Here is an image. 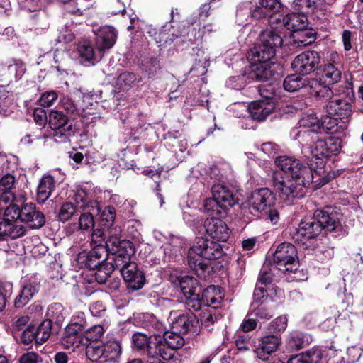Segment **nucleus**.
Returning <instances> with one entry per match:
<instances>
[{
	"label": "nucleus",
	"instance_id": "nucleus-1",
	"mask_svg": "<svg viewBox=\"0 0 363 363\" xmlns=\"http://www.w3.org/2000/svg\"><path fill=\"white\" fill-rule=\"evenodd\" d=\"M339 222L335 214H329L323 210H316L313 217L308 221L301 222L293 238L295 242L302 245L306 249L315 248L318 244L316 238L323 230L332 232L338 225Z\"/></svg>",
	"mask_w": 363,
	"mask_h": 363
},
{
	"label": "nucleus",
	"instance_id": "nucleus-2",
	"mask_svg": "<svg viewBox=\"0 0 363 363\" xmlns=\"http://www.w3.org/2000/svg\"><path fill=\"white\" fill-rule=\"evenodd\" d=\"M223 249L218 242L199 238L189 250L188 264L198 276H202L206 269L203 259L212 260L223 255Z\"/></svg>",
	"mask_w": 363,
	"mask_h": 363
},
{
	"label": "nucleus",
	"instance_id": "nucleus-3",
	"mask_svg": "<svg viewBox=\"0 0 363 363\" xmlns=\"http://www.w3.org/2000/svg\"><path fill=\"white\" fill-rule=\"evenodd\" d=\"M272 182L274 191L287 205H291L296 199L302 198L305 194V187L311 184L303 182V179H291L288 176H284L280 172L273 174Z\"/></svg>",
	"mask_w": 363,
	"mask_h": 363
},
{
	"label": "nucleus",
	"instance_id": "nucleus-4",
	"mask_svg": "<svg viewBox=\"0 0 363 363\" xmlns=\"http://www.w3.org/2000/svg\"><path fill=\"white\" fill-rule=\"evenodd\" d=\"M275 163L291 179H303L305 183H312L313 182V174L311 168L303 165L296 158L280 156L276 159Z\"/></svg>",
	"mask_w": 363,
	"mask_h": 363
},
{
	"label": "nucleus",
	"instance_id": "nucleus-5",
	"mask_svg": "<svg viewBox=\"0 0 363 363\" xmlns=\"http://www.w3.org/2000/svg\"><path fill=\"white\" fill-rule=\"evenodd\" d=\"M273 262L279 271L284 273L294 272L298 266L295 246L289 242L279 245L273 255Z\"/></svg>",
	"mask_w": 363,
	"mask_h": 363
},
{
	"label": "nucleus",
	"instance_id": "nucleus-6",
	"mask_svg": "<svg viewBox=\"0 0 363 363\" xmlns=\"http://www.w3.org/2000/svg\"><path fill=\"white\" fill-rule=\"evenodd\" d=\"M48 124L54 131L53 137L58 143H65L74 135L76 129L62 111H51L49 114Z\"/></svg>",
	"mask_w": 363,
	"mask_h": 363
},
{
	"label": "nucleus",
	"instance_id": "nucleus-7",
	"mask_svg": "<svg viewBox=\"0 0 363 363\" xmlns=\"http://www.w3.org/2000/svg\"><path fill=\"white\" fill-rule=\"evenodd\" d=\"M260 44L250 50L253 55L260 56L264 60H271L274 57L277 48H281L282 38L272 30H265L260 34Z\"/></svg>",
	"mask_w": 363,
	"mask_h": 363
},
{
	"label": "nucleus",
	"instance_id": "nucleus-8",
	"mask_svg": "<svg viewBox=\"0 0 363 363\" xmlns=\"http://www.w3.org/2000/svg\"><path fill=\"white\" fill-rule=\"evenodd\" d=\"M247 59L252 64L249 72V78L264 82L269 80L274 75L275 72L272 69L274 64L270 62V60H264L260 56L258 57V55H253L250 52L247 54Z\"/></svg>",
	"mask_w": 363,
	"mask_h": 363
},
{
	"label": "nucleus",
	"instance_id": "nucleus-9",
	"mask_svg": "<svg viewBox=\"0 0 363 363\" xmlns=\"http://www.w3.org/2000/svg\"><path fill=\"white\" fill-rule=\"evenodd\" d=\"M275 203V196L267 188L254 191L248 199L249 208L256 213L267 212Z\"/></svg>",
	"mask_w": 363,
	"mask_h": 363
},
{
	"label": "nucleus",
	"instance_id": "nucleus-10",
	"mask_svg": "<svg viewBox=\"0 0 363 363\" xmlns=\"http://www.w3.org/2000/svg\"><path fill=\"white\" fill-rule=\"evenodd\" d=\"M320 63V56L316 51H306L298 55L291 63L294 71L298 74H308L313 72Z\"/></svg>",
	"mask_w": 363,
	"mask_h": 363
},
{
	"label": "nucleus",
	"instance_id": "nucleus-11",
	"mask_svg": "<svg viewBox=\"0 0 363 363\" xmlns=\"http://www.w3.org/2000/svg\"><path fill=\"white\" fill-rule=\"evenodd\" d=\"M121 272L124 281L128 284V288L133 291L140 289L145 284V276L143 272L138 269V265L134 262H129L121 264V267H116Z\"/></svg>",
	"mask_w": 363,
	"mask_h": 363
},
{
	"label": "nucleus",
	"instance_id": "nucleus-12",
	"mask_svg": "<svg viewBox=\"0 0 363 363\" xmlns=\"http://www.w3.org/2000/svg\"><path fill=\"white\" fill-rule=\"evenodd\" d=\"M20 220L28 223L32 229H38L45 223V218L43 213L36 211L35 205L27 203L20 208Z\"/></svg>",
	"mask_w": 363,
	"mask_h": 363
},
{
	"label": "nucleus",
	"instance_id": "nucleus-13",
	"mask_svg": "<svg viewBox=\"0 0 363 363\" xmlns=\"http://www.w3.org/2000/svg\"><path fill=\"white\" fill-rule=\"evenodd\" d=\"M204 226L206 233L218 242H225L230 236V229L226 223L219 218H207Z\"/></svg>",
	"mask_w": 363,
	"mask_h": 363
},
{
	"label": "nucleus",
	"instance_id": "nucleus-14",
	"mask_svg": "<svg viewBox=\"0 0 363 363\" xmlns=\"http://www.w3.org/2000/svg\"><path fill=\"white\" fill-rule=\"evenodd\" d=\"M281 342V339L279 335L264 336L259 340L255 352L259 359L267 361L269 356L278 349Z\"/></svg>",
	"mask_w": 363,
	"mask_h": 363
},
{
	"label": "nucleus",
	"instance_id": "nucleus-15",
	"mask_svg": "<svg viewBox=\"0 0 363 363\" xmlns=\"http://www.w3.org/2000/svg\"><path fill=\"white\" fill-rule=\"evenodd\" d=\"M169 319L172 330L182 334H186L190 330L196 322V316L191 312L172 311Z\"/></svg>",
	"mask_w": 363,
	"mask_h": 363
},
{
	"label": "nucleus",
	"instance_id": "nucleus-16",
	"mask_svg": "<svg viewBox=\"0 0 363 363\" xmlns=\"http://www.w3.org/2000/svg\"><path fill=\"white\" fill-rule=\"evenodd\" d=\"M96 45L99 51L110 49L116 43L117 33L116 29L110 26H104L95 31Z\"/></svg>",
	"mask_w": 363,
	"mask_h": 363
},
{
	"label": "nucleus",
	"instance_id": "nucleus-17",
	"mask_svg": "<svg viewBox=\"0 0 363 363\" xmlns=\"http://www.w3.org/2000/svg\"><path fill=\"white\" fill-rule=\"evenodd\" d=\"M325 111L327 114L340 119H347L352 113L350 104L340 99H329L325 105Z\"/></svg>",
	"mask_w": 363,
	"mask_h": 363
},
{
	"label": "nucleus",
	"instance_id": "nucleus-18",
	"mask_svg": "<svg viewBox=\"0 0 363 363\" xmlns=\"http://www.w3.org/2000/svg\"><path fill=\"white\" fill-rule=\"evenodd\" d=\"M107 256V249L103 245L99 244L86 255L85 265L89 269H96L106 264L104 262Z\"/></svg>",
	"mask_w": 363,
	"mask_h": 363
},
{
	"label": "nucleus",
	"instance_id": "nucleus-19",
	"mask_svg": "<svg viewBox=\"0 0 363 363\" xmlns=\"http://www.w3.org/2000/svg\"><path fill=\"white\" fill-rule=\"evenodd\" d=\"M251 117L256 121H264L274 109L273 101H256L252 102L248 107Z\"/></svg>",
	"mask_w": 363,
	"mask_h": 363
},
{
	"label": "nucleus",
	"instance_id": "nucleus-20",
	"mask_svg": "<svg viewBox=\"0 0 363 363\" xmlns=\"http://www.w3.org/2000/svg\"><path fill=\"white\" fill-rule=\"evenodd\" d=\"M307 89L310 95L316 99L328 101L333 96L332 89L318 79H309Z\"/></svg>",
	"mask_w": 363,
	"mask_h": 363
},
{
	"label": "nucleus",
	"instance_id": "nucleus-21",
	"mask_svg": "<svg viewBox=\"0 0 363 363\" xmlns=\"http://www.w3.org/2000/svg\"><path fill=\"white\" fill-rule=\"evenodd\" d=\"M212 194L214 199H216L225 210L232 207L236 203L233 193L225 186L214 185L212 187Z\"/></svg>",
	"mask_w": 363,
	"mask_h": 363
},
{
	"label": "nucleus",
	"instance_id": "nucleus-22",
	"mask_svg": "<svg viewBox=\"0 0 363 363\" xmlns=\"http://www.w3.org/2000/svg\"><path fill=\"white\" fill-rule=\"evenodd\" d=\"M121 247H117L116 251H113L111 253L115 255L114 258V266L121 267V264L125 263H129L131 262V257L135 253V247L133 243L127 240L123 239Z\"/></svg>",
	"mask_w": 363,
	"mask_h": 363
},
{
	"label": "nucleus",
	"instance_id": "nucleus-23",
	"mask_svg": "<svg viewBox=\"0 0 363 363\" xmlns=\"http://www.w3.org/2000/svg\"><path fill=\"white\" fill-rule=\"evenodd\" d=\"M282 25L292 33L307 28V17L301 13H291L282 18Z\"/></svg>",
	"mask_w": 363,
	"mask_h": 363
},
{
	"label": "nucleus",
	"instance_id": "nucleus-24",
	"mask_svg": "<svg viewBox=\"0 0 363 363\" xmlns=\"http://www.w3.org/2000/svg\"><path fill=\"white\" fill-rule=\"evenodd\" d=\"M54 178L50 175L44 176L40 179L37 189V201L39 203H43L47 201L55 189Z\"/></svg>",
	"mask_w": 363,
	"mask_h": 363
},
{
	"label": "nucleus",
	"instance_id": "nucleus-25",
	"mask_svg": "<svg viewBox=\"0 0 363 363\" xmlns=\"http://www.w3.org/2000/svg\"><path fill=\"white\" fill-rule=\"evenodd\" d=\"M315 40V33L307 28L294 31L291 35V44L294 47H305Z\"/></svg>",
	"mask_w": 363,
	"mask_h": 363
},
{
	"label": "nucleus",
	"instance_id": "nucleus-26",
	"mask_svg": "<svg viewBox=\"0 0 363 363\" xmlns=\"http://www.w3.org/2000/svg\"><path fill=\"white\" fill-rule=\"evenodd\" d=\"M79 333L80 331L77 330L72 326H67L61 340L63 347L72 350L79 347L83 341L82 337L79 335Z\"/></svg>",
	"mask_w": 363,
	"mask_h": 363
},
{
	"label": "nucleus",
	"instance_id": "nucleus-27",
	"mask_svg": "<svg viewBox=\"0 0 363 363\" xmlns=\"http://www.w3.org/2000/svg\"><path fill=\"white\" fill-rule=\"evenodd\" d=\"M37 291L38 289L35 285L32 284H27L24 285L14 300L15 308H23L33 298Z\"/></svg>",
	"mask_w": 363,
	"mask_h": 363
},
{
	"label": "nucleus",
	"instance_id": "nucleus-28",
	"mask_svg": "<svg viewBox=\"0 0 363 363\" xmlns=\"http://www.w3.org/2000/svg\"><path fill=\"white\" fill-rule=\"evenodd\" d=\"M308 79L300 77L298 74L296 73L286 77L283 85L287 91L294 92L302 88H307Z\"/></svg>",
	"mask_w": 363,
	"mask_h": 363
},
{
	"label": "nucleus",
	"instance_id": "nucleus-29",
	"mask_svg": "<svg viewBox=\"0 0 363 363\" xmlns=\"http://www.w3.org/2000/svg\"><path fill=\"white\" fill-rule=\"evenodd\" d=\"M321 357L319 350H311L289 358L287 363H318Z\"/></svg>",
	"mask_w": 363,
	"mask_h": 363
},
{
	"label": "nucleus",
	"instance_id": "nucleus-30",
	"mask_svg": "<svg viewBox=\"0 0 363 363\" xmlns=\"http://www.w3.org/2000/svg\"><path fill=\"white\" fill-rule=\"evenodd\" d=\"M179 286L185 298L188 295L201 292V287L199 286L197 279L189 276L183 277L179 280Z\"/></svg>",
	"mask_w": 363,
	"mask_h": 363
},
{
	"label": "nucleus",
	"instance_id": "nucleus-31",
	"mask_svg": "<svg viewBox=\"0 0 363 363\" xmlns=\"http://www.w3.org/2000/svg\"><path fill=\"white\" fill-rule=\"evenodd\" d=\"M121 229L118 226H115L112 228L108 229V239L106 242L105 247L107 251L109 250L111 252L116 251L117 247H121L122 240L121 238Z\"/></svg>",
	"mask_w": 363,
	"mask_h": 363
},
{
	"label": "nucleus",
	"instance_id": "nucleus-32",
	"mask_svg": "<svg viewBox=\"0 0 363 363\" xmlns=\"http://www.w3.org/2000/svg\"><path fill=\"white\" fill-rule=\"evenodd\" d=\"M95 208L98 213L100 214L101 222L102 225L106 227L108 229L113 228V223L116 218V211L112 206H106L104 210L101 211V207L97 203H94Z\"/></svg>",
	"mask_w": 363,
	"mask_h": 363
},
{
	"label": "nucleus",
	"instance_id": "nucleus-33",
	"mask_svg": "<svg viewBox=\"0 0 363 363\" xmlns=\"http://www.w3.org/2000/svg\"><path fill=\"white\" fill-rule=\"evenodd\" d=\"M8 75L15 80L21 78L26 71L24 63L21 60L12 59L5 64Z\"/></svg>",
	"mask_w": 363,
	"mask_h": 363
},
{
	"label": "nucleus",
	"instance_id": "nucleus-34",
	"mask_svg": "<svg viewBox=\"0 0 363 363\" xmlns=\"http://www.w3.org/2000/svg\"><path fill=\"white\" fill-rule=\"evenodd\" d=\"M66 313L63 306L60 303L51 304L47 311L46 320H50V322L57 324L61 323L65 319Z\"/></svg>",
	"mask_w": 363,
	"mask_h": 363
},
{
	"label": "nucleus",
	"instance_id": "nucleus-35",
	"mask_svg": "<svg viewBox=\"0 0 363 363\" xmlns=\"http://www.w3.org/2000/svg\"><path fill=\"white\" fill-rule=\"evenodd\" d=\"M182 334V333L172 330L171 331L165 332L162 338L169 347L177 350L183 347L185 342Z\"/></svg>",
	"mask_w": 363,
	"mask_h": 363
},
{
	"label": "nucleus",
	"instance_id": "nucleus-36",
	"mask_svg": "<svg viewBox=\"0 0 363 363\" xmlns=\"http://www.w3.org/2000/svg\"><path fill=\"white\" fill-rule=\"evenodd\" d=\"M311 160L315 159L317 164L323 163V157H328L325 140H318L311 147Z\"/></svg>",
	"mask_w": 363,
	"mask_h": 363
},
{
	"label": "nucleus",
	"instance_id": "nucleus-37",
	"mask_svg": "<svg viewBox=\"0 0 363 363\" xmlns=\"http://www.w3.org/2000/svg\"><path fill=\"white\" fill-rule=\"evenodd\" d=\"M104 358L106 360L113 361L118 358L121 353V347L118 342L115 340L108 341L103 345Z\"/></svg>",
	"mask_w": 363,
	"mask_h": 363
},
{
	"label": "nucleus",
	"instance_id": "nucleus-38",
	"mask_svg": "<svg viewBox=\"0 0 363 363\" xmlns=\"http://www.w3.org/2000/svg\"><path fill=\"white\" fill-rule=\"evenodd\" d=\"M322 77L325 82L329 84H334L340 82L342 77L341 72L333 64H328L323 69Z\"/></svg>",
	"mask_w": 363,
	"mask_h": 363
},
{
	"label": "nucleus",
	"instance_id": "nucleus-39",
	"mask_svg": "<svg viewBox=\"0 0 363 363\" xmlns=\"http://www.w3.org/2000/svg\"><path fill=\"white\" fill-rule=\"evenodd\" d=\"M136 82V77L133 73L124 72L121 74L116 82V86L121 90L130 89Z\"/></svg>",
	"mask_w": 363,
	"mask_h": 363
},
{
	"label": "nucleus",
	"instance_id": "nucleus-40",
	"mask_svg": "<svg viewBox=\"0 0 363 363\" xmlns=\"http://www.w3.org/2000/svg\"><path fill=\"white\" fill-rule=\"evenodd\" d=\"M52 329V323L50 320H45L36 328L35 333L37 335V344H43L50 336Z\"/></svg>",
	"mask_w": 363,
	"mask_h": 363
},
{
	"label": "nucleus",
	"instance_id": "nucleus-41",
	"mask_svg": "<svg viewBox=\"0 0 363 363\" xmlns=\"http://www.w3.org/2000/svg\"><path fill=\"white\" fill-rule=\"evenodd\" d=\"M163 343V338L160 335L150 337V340L145 348L147 355L150 358L159 357V350Z\"/></svg>",
	"mask_w": 363,
	"mask_h": 363
},
{
	"label": "nucleus",
	"instance_id": "nucleus-42",
	"mask_svg": "<svg viewBox=\"0 0 363 363\" xmlns=\"http://www.w3.org/2000/svg\"><path fill=\"white\" fill-rule=\"evenodd\" d=\"M114 264L110 263L98 267L94 274L96 281L99 284H104L114 270Z\"/></svg>",
	"mask_w": 363,
	"mask_h": 363
},
{
	"label": "nucleus",
	"instance_id": "nucleus-43",
	"mask_svg": "<svg viewBox=\"0 0 363 363\" xmlns=\"http://www.w3.org/2000/svg\"><path fill=\"white\" fill-rule=\"evenodd\" d=\"M299 123L301 126L308 128L313 132L318 133L320 131L321 121L315 115L303 116Z\"/></svg>",
	"mask_w": 363,
	"mask_h": 363
},
{
	"label": "nucleus",
	"instance_id": "nucleus-44",
	"mask_svg": "<svg viewBox=\"0 0 363 363\" xmlns=\"http://www.w3.org/2000/svg\"><path fill=\"white\" fill-rule=\"evenodd\" d=\"M6 240L8 238L12 239L18 238L25 234V228L22 225H18L15 222H6L5 225Z\"/></svg>",
	"mask_w": 363,
	"mask_h": 363
},
{
	"label": "nucleus",
	"instance_id": "nucleus-45",
	"mask_svg": "<svg viewBox=\"0 0 363 363\" xmlns=\"http://www.w3.org/2000/svg\"><path fill=\"white\" fill-rule=\"evenodd\" d=\"M303 340L301 334L294 333L289 335L286 347L289 352H294L301 350L303 347Z\"/></svg>",
	"mask_w": 363,
	"mask_h": 363
},
{
	"label": "nucleus",
	"instance_id": "nucleus-46",
	"mask_svg": "<svg viewBox=\"0 0 363 363\" xmlns=\"http://www.w3.org/2000/svg\"><path fill=\"white\" fill-rule=\"evenodd\" d=\"M338 121L335 116L327 115L321 120L320 130L323 129L326 133H335L339 130Z\"/></svg>",
	"mask_w": 363,
	"mask_h": 363
},
{
	"label": "nucleus",
	"instance_id": "nucleus-47",
	"mask_svg": "<svg viewBox=\"0 0 363 363\" xmlns=\"http://www.w3.org/2000/svg\"><path fill=\"white\" fill-rule=\"evenodd\" d=\"M203 207L205 211L211 216H222V213L225 210L222 208L214 197L208 198L204 201Z\"/></svg>",
	"mask_w": 363,
	"mask_h": 363
},
{
	"label": "nucleus",
	"instance_id": "nucleus-48",
	"mask_svg": "<svg viewBox=\"0 0 363 363\" xmlns=\"http://www.w3.org/2000/svg\"><path fill=\"white\" fill-rule=\"evenodd\" d=\"M292 8L303 14L309 13L315 8L314 0H294L291 4Z\"/></svg>",
	"mask_w": 363,
	"mask_h": 363
},
{
	"label": "nucleus",
	"instance_id": "nucleus-49",
	"mask_svg": "<svg viewBox=\"0 0 363 363\" xmlns=\"http://www.w3.org/2000/svg\"><path fill=\"white\" fill-rule=\"evenodd\" d=\"M104 350L102 345H97L96 344H89L86 347V355L87 358L92 361L96 362L100 358H104Z\"/></svg>",
	"mask_w": 363,
	"mask_h": 363
},
{
	"label": "nucleus",
	"instance_id": "nucleus-50",
	"mask_svg": "<svg viewBox=\"0 0 363 363\" xmlns=\"http://www.w3.org/2000/svg\"><path fill=\"white\" fill-rule=\"evenodd\" d=\"M325 143L328 157H330V155H337L340 152L342 147V140L340 138L330 136L325 140Z\"/></svg>",
	"mask_w": 363,
	"mask_h": 363
},
{
	"label": "nucleus",
	"instance_id": "nucleus-51",
	"mask_svg": "<svg viewBox=\"0 0 363 363\" xmlns=\"http://www.w3.org/2000/svg\"><path fill=\"white\" fill-rule=\"evenodd\" d=\"M62 108L71 114H83L84 109L81 108L78 103H76L69 97H64L62 100Z\"/></svg>",
	"mask_w": 363,
	"mask_h": 363
},
{
	"label": "nucleus",
	"instance_id": "nucleus-52",
	"mask_svg": "<svg viewBox=\"0 0 363 363\" xmlns=\"http://www.w3.org/2000/svg\"><path fill=\"white\" fill-rule=\"evenodd\" d=\"M94 226V219L91 213H82L78 220V229L82 231H89Z\"/></svg>",
	"mask_w": 363,
	"mask_h": 363
},
{
	"label": "nucleus",
	"instance_id": "nucleus-53",
	"mask_svg": "<svg viewBox=\"0 0 363 363\" xmlns=\"http://www.w3.org/2000/svg\"><path fill=\"white\" fill-rule=\"evenodd\" d=\"M77 51L79 56L84 58L85 61L92 62L94 57V52L92 46L86 42L78 45Z\"/></svg>",
	"mask_w": 363,
	"mask_h": 363
},
{
	"label": "nucleus",
	"instance_id": "nucleus-54",
	"mask_svg": "<svg viewBox=\"0 0 363 363\" xmlns=\"http://www.w3.org/2000/svg\"><path fill=\"white\" fill-rule=\"evenodd\" d=\"M104 329L101 325H95L88 329L84 333V338L87 341L96 342L104 335Z\"/></svg>",
	"mask_w": 363,
	"mask_h": 363
},
{
	"label": "nucleus",
	"instance_id": "nucleus-55",
	"mask_svg": "<svg viewBox=\"0 0 363 363\" xmlns=\"http://www.w3.org/2000/svg\"><path fill=\"white\" fill-rule=\"evenodd\" d=\"M75 212V206L72 203H65L60 207L58 213L59 219L62 222H65L69 220Z\"/></svg>",
	"mask_w": 363,
	"mask_h": 363
},
{
	"label": "nucleus",
	"instance_id": "nucleus-56",
	"mask_svg": "<svg viewBox=\"0 0 363 363\" xmlns=\"http://www.w3.org/2000/svg\"><path fill=\"white\" fill-rule=\"evenodd\" d=\"M3 220L16 222L20 220V208L16 204L9 206L4 211Z\"/></svg>",
	"mask_w": 363,
	"mask_h": 363
},
{
	"label": "nucleus",
	"instance_id": "nucleus-57",
	"mask_svg": "<svg viewBox=\"0 0 363 363\" xmlns=\"http://www.w3.org/2000/svg\"><path fill=\"white\" fill-rule=\"evenodd\" d=\"M86 325L85 314L82 311H77L72 316V323L67 326H72L77 330L82 331Z\"/></svg>",
	"mask_w": 363,
	"mask_h": 363
},
{
	"label": "nucleus",
	"instance_id": "nucleus-58",
	"mask_svg": "<svg viewBox=\"0 0 363 363\" xmlns=\"http://www.w3.org/2000/svg\"><path fill=\"white\" fill-rule=\"evenodd\" d=\"M150 340V337L140 333H135L132 337L133 347L138 350H145Z\"/></svg>",
	"mask_w": 363,
	"mask_h": 363
},
{
	"label": "nucleus",
	"instance_id": "nucleus-59",
	"mask_svg": "<svg viewBox=\"0 0 363 363\" xmlns=\"http://www.w3.org/2000/svg\"><path fill=\"white\" fill-rule=\"evenodd\" d=\"M15 105L13 104V99L11 96L6 98H0V113L3 116H9L13 113Z\"/></svg>",
	"mask_w": 363,
	"mask_h": 363
},
{
	"label": "nucleus",
	"instance_id": "nucleus-60",
	"mask_svg": "<svg viewBox=\"0 0 363 363\" xmlns=\"http://www.w3.org/2000/svg\"><path fill=\"white\" fill-rule=\"evenodd\" d=\"M33 340L37 343V335L35 326H28L22 333L21 341L25 345H29Z\"/></svg>",
	"mask_w": 363,
	"mask_h": 363
},
{
	"label": "nucleus",
	"instance_id": "nucleus-61",
	"mask_svg": "<svg viewBox=\"0 0 363 363\" xmlns=\"http://www.w3.org/2000/svg\"><path fill=\"white\" fill-rule=\"evenodd\" d=\"M259 93L264 101H272L275 94V87L272 84L261 85L259 86Z\"/></svg>",
	"mask_w": 363,
	"mask_h": 363
},
{
	"label": "nucleus",
	"instance_id": "nucleus-62",
	"mask_svg": "<svg viewBox=\"0 0 363 363\" xmlns=\"http://www.w3.org/2000/svg\"><path fill=\"white\" fill-rule=\"evenodd\" d=\"M58 97V94L55 91H50L43 93L40 99V104L42 106L49 107L54 104Z\"/></svg>",
	"mask_w": 363,
	"mask_h": 363
},
{
	"label": "nucleus",
	"instance_id": "nucleus-63",
	"mask_svg": "<svg viewBox=\"0 0 363 363\" xmlns=\"http://www.w3.org/2000/svg\"><path fill=\"white\" fill-rule=\"evenodd\" d=\"M200 294L201 292L194 293L186 297V304L189 308H192L194 311H198L201 308L203 300L201 298Z\"/></svg>",
	"mask_w": 363,
	"mask_h": 363
},
{
	"label": "nucleus",
	"instance_id": "nucleus-64",
	"mask_svg": "<svg viewBox=\"0 0 363 363\" xmlns=\"http://www.w3.org/2000/svg\"><path fill=\"white\" fill-rule=\"evenodd\" d=\"M43 362L40 356L33 352H28L21 356L18 363H41Z\"/></svg>",
	"mask_w": 363,
	"mask_h": 363
}]
</instances>
